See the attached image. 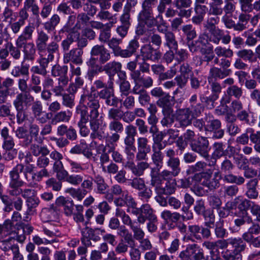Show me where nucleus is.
<instances>
[{
  "mask_svg": "<svg viewBox=\"0 0 260 260\" xmlns=\"http://www.w3.org/2000/svg\"><path fill=\"white\" fill-rule=\"evenodd\" d=\"M138 0H126V3L122 10V13L119 17L120 24L116 28V32L121 39L113 37L106 44L112 50L115 56L121 57L122 49L120 47L122 39L126 37L131 25V13L133 9L137 6Z\"/></svg>",
  "mask_w": 260,
  "mask_h": 260,
  "instance_id": "f257e3e1",
  "label": "nucleus"
},
{
  "mask_svg": "<svg viewBox=\"0 0 260 260\" xmlns=\"http://www.w3.org/2000/svg\"><path fill=\"white\" fill-rule=\"evenodd\" d=\"M22 173L24 179L29 182L28 174H32V170L29 167H23V164H18L10 171L9 194L12 196H19L22 193V187L25 182L21 179L20 174Z\"/></svg>",
  "mask_w": 260,
  "mask_h": 260,
  "instance_id": "f03ea898",
  "label": "nucleus"
},
{
  "mask_svg": "<svg viewBox=\"0 0 260 260\" xmlns=\"http://www.w3.org/2000/svg\"><path fill=\"white\" fill-rule=\"evenodd\" d=\"M34 101V98L29 92L20 93L16 95L13 105L16 110V119L21 124L27 119L28 116L24 107L29 106Z\"/></svg>",
  "mask_w": 260,
  "mask_h": 260,
  "instance_id": "7ed1b4c3",
  "label": "nucleus"
},
{
  "mask_svg": "<svg viewBox=\"0 0 260 260\" xmlns=\"http://www.w3.org/2000/svg\"><path fill=\"white\" fill-rule=\"evenodd\" d=\"M246 244L241 238H230L229 247L222 252L224 260H242L241 252L246 248Z\"/></svg>",
  "mask_w": 260,
  "mask_h": 260,
  "instance_id": "20e7f679",
  "label": "nucleus"
},
{
  "mask_svg": "<svg viewBox=\"0 0 260 260\" xmlns=\"http://www.w3.org/2000/svg\"><path fill=\"white\" fill-rule=\"evenodd\" d=\"M49 36L43 30H38L35 41L37 50L41 55L45 52H59V45L57 41H53L48 43Z\"/></svg>",
  "mask_w": 260,
  "mask_h": 260,
  "instance_id": "39448f33",
  "label": "nucleus"
},
{
  "mask_svg": "<svg viewBox=\"0 0 260 260\" xmlns=\"http://www.w3.org/2000/svg\"><path fill=\"white\" fill-rule=\"evenodd\" d=\"M68 67L66 65L61 66L55 64L51 69V75L54 77H58L57 84L53 89V92L57 95H60L63 91V87H65L69 83V79L68 76Z\"/></svg>",
  "mask_w": 260,
  "mask_h": 260,
  "instance_id": "423d86ee",
  "label": "nucleus"
},
{
  "mask_svg": "<svg viewBox=\"0 0 260 260\" xmlns=\"http://www.w3.org/2000/svg\"><path fill=\"white\" fill-rule=\"evenodd\" d=\"M158 0H144L142 3V10L138 16L139 22H143L148 27L153 26L154 17L153 7L157 4Z\"/></svg>",
  "mask_w": 260,
  "mask_h": 260,
  "instance_id": "0eeeda50",
  "label": "nucleus"
},
{
  "mask_svg": "<svg viewBox=\"0 0 260 260\" xmlns=\"http://www.w3.org/2000/svg\"><path fill=\"white\" fill-rule=\"evenodd\" d=\"M98 96L95 93L83 94L80 100V104L86 107L90 113V120L98 119L100 115L99 110L100 104Z\"/></svg>",
  "mask_w": 260,
  "mask_h": 260,
  "instance_id": "6e6552de",
  "label": "nucleus"
},
{
  "mask_svg": "<svg viewBox=\"0 0 260 260\" xmlns=\"http://www.w3.org/2000/svg\"><path fill=\"white\" fill-rule=\"evenodd\" d=\"M204 120L205 130L212 132L213 139H220L223 138L224 131L221 128V122L219 119L215 118L212 114L208 113L205 114Z\"/></svg>",
  "mask_w": 260,
  "mask_h": 260,
  "instance_id": "1a4fd4ad",
  "label": "nucleus"
},
{
  "mask_svg": "<svg viewBox=\"0 0 260 260\" xmlns=\"http://www.w3.org/2000/svg\"><path fill=\"white\" fill-rule=\"evenodd\" d=\"M178 257L182 260H205V259L203 249L196 243L188 244L186 248L179 253Z\"/></svg>",
  "mask_w": 260,
  "mask_h": 260,
  "instance_id": "9d476101",
  "label": "nucleus"
},
{
  "mask_svg": "<svg viewBox=\"0 0 260 260\" xmlns=\"http://www.w3.org/2000/svg\"><path fill=\"white\" fill-rule=\"evenodd\" d=\"M190 147L192 151L198 153L206 161L209 160V142L207 137H198L194 142L190 144Z\"/></svg>",
  "mask_w": 260,
  "mask_h": 260,
  "instance_id": "9b49d317",
  "label": "nucleus"
},
{
  "mask_svg": "<svg viewBox=\"0 0 260 260\" xmlns=\"http://www.w3.org/2000/svg\"><path fill=\"white\" fill-rule=\"evenodd\" d=\"M188 230L189 236L187 237L186 239L192 242L194 241V240L201 241L202 239H208L211 236L210 229L199 224L189 225Z\"/></svg>",
  "mask_w": 260,
  "mask_h": 260,
  "instance_id": "f8f14e48",
  "label": "nucleus"
},
{
  "mask_svg": "<svg viewBox=\"0 0 260 260\" xmlns=\"http://www.w3.org/2000/svg\"><path fill=\"white\" fill-rule=\"evenodd\" d=\"M185 108L193 118H196L200 117L204 111L205 106L198 101L197 95L194 94L189 99L187 106Z\"/></svg>",
  "mask_w": 260,
  "mask_h": 260,
  "instance_id": "ddd939ff",
  "label": "nucleus"
},
{
  "mask_svg": "<svg viewBox=\"0 0 260 260\" xmlns=\"http://www.w3.org/2000/svg\"><path fill=\"white\" fill-rule=\"evenodd\" d=\"M151 151L149 140L146 137H139L137 139V152L136 154L137 161L146 160L148 154Z\"/></svg>",
  "mask_w": 260,
  "mask_h": 260,
  "instance_id": "4468645a",
  "label": "nucleus"
},
{
  "mask_svg": "<svg viewBox=\"0 0 260 260\" xmlns=\"http://www.w3.org/2000/svg\"><path fill=\"white\" fill-rule=\"evenodd\" d=\"M108 127L112 134L107 138V141L113 145L119 140L120 134L124 131V125L120 120H112L109 122Z\"/></svg>",
  "mask_w": 260,
  "mask_h": 260,
  "instance_id": "2eb2a0df",
  "label": "nucleus"
},
{
  "mask_svg": "<svg viewBox=\"0 0 260 260\" xmlns=\"http://www.w3.org/2000/svg\"><path fill=\"white\" fill-rule=\"evenodd\" d=\"M97 96L101 100L105 101V104L107 106L112 108L117 107L119 100L115 95L113 87L111 88L101 89L97 92Z\"/></svg>",
  "mask_w": 260,
  "mask_h": 260,
  "instance_id": "dca6fc26",
  "label": "nucleus"
},
{
  "mask_svg": "<svg viewBox=\"0 0 260 260\" xmlns=\"http://www.w3.org/2000/svg\"><path fill=\"white\" fill-rule=\"evenodd\" d=\"M140 55L144 60H150L156 61L161 58V53L158 49H154L152 45L149 43L141 47Z\"/></svg>",
  "mask_w": 260,
  "mask_h": 260,
  "instance_id": "f3484780",
  "label": "nucleus"
},
{
  "mask_svg": "<svg viewBox=\"0 0 260 260\" xmlns=\"http://www.w3.org/2000/svg\"><path fill=\"white\" fill-rule=\"evenodd\" d=\"M173 116L179 125L178 127L181 128L190 125L194 118L185 108L177 109Z\"/></svg>",
  "mask_w": 260,
  "mask_h": 260,
  "instance_id": "a211bd4d",
  "label": "nucleus"
},
{
  "mask_svg": "<svg viewBox=\"0 0 260 260\" xmlns=\"http://www.w3.org/2000/svg\"><path fill=\"white\" fill-rule=\"evenodd\" d=\"M165 154L167 158L166 161L167 167L179 175L181 171L180 160L179 157L175 156V151L172 148L167 149L165 150Z\"/></svg>",
  "mask_w": 260,
  "mask_h": 260,
  "instance_id": "6ab92c4d",
  "label": "nucleus"
},
{
  "mask_svg": "<svg viewBox=\"0 0 260 260\" xmlns=\"http://www.w3.org/2000/svg\"><path fill=\"white\" fill-rule=\"evenodd\" d=\"M89 125L91 133L90 134V138L92 139H99V140H106L107 144H109L107 138L110 136L108 134L106 133L102 128H100V123L99 119L89 120Z\"/></svg>",
  "mask_w": 260,
  "mask_h": 260,
  "instance_id": "aec40b11",
  "label": "nucleus"
},
{
  "mask_svg": "<svg viewBox=\"0 0 260 260\" xmlns=\"http://www.w3.org/2000/svg\"><path fill=\"white\" fill-rule=\"evenodd\" d=\"M91 56H99V61L101 64H104L111 58V53L103 45H94L90 51Z\"/></svg>",
  "mask_w": 260,
  "mask_h": 260,
  "instance_id": "412c9836",
  "label": "nucleus"
},
{
  "mask_svg": "<svg viewBox=\"0 0 260 260\" xmlns=\"http://www.w3.org/2000/svg\"><path fill=\"white\" fill-rule=\"evenodd\" d=\"M136 164L133 161L126 162L125 167L136 177H141L144 174L145 171L150 168V164L146 160L138 161Z\"/></svg>",
  "mask_w": 260,
  "mask_h": 260,
  "instance_id": "4be33fe9",
  "label": "nucleus"
},
{
  "mask_svg": "<svg viewBox=\"0 0 260 260\" xmlns=\"http://www.w3.org/2000/svg\"><path fill=\"white\" fill-rule=\"evenodd\" d=\"M83 50L76 48H73L68 52L63 53V62L68 63L71 62L75 64H81L83 63Z\"/></svg>",
  "mask_w": 260,
  "mask_h": 260,
  "instance_id": "5701e85b",
  "label": "nucleus"
},
{
  "mask_svg": "<svg viewBox=\"0 0 260 260\" xmlns=\"http://www.w3.org/2000/svg\"><path fill=\"white\" fill-rule=\"evenodd\" d=\"M16 45L22 48L24 60L34 61L35 59L37 47L32 42H15Z\"/></svg>",
  "mask_w": 260,
  "mask_h": 260,
  "instance_id": "b1692460",
  "label": "nucleus"
},
{
  "mask_svg": "<svg viewBox=\"0 0 260 260\" xmlns=\"http://www.w3.org/2000/svg\"><path fill=\"white\" fill-rule=\"evenodd\" d=\"M192 4L191 0H175L174 5L178 12V16L188 18L191 16L192 11L189 8Z\"/></svg>",
  "mask_w": 260,
  "mask_h": 260,
  "instance_id": "393cba45",
  "label": "nucleus"
},
{
  "mask_svg": "<svg viewBox=\"0 0 260 260\" xmlns=\"http://www.w3.org/2000/svg\"><path fill=\"white\" fill-rule=\"evenodd\" d=\"M208 43V40L205 35H201L198 40L188 42L187 45L189 51L192 53L200 51L201 54L207 53V49L204 48Z\"/></svg>",
  "mask_w": 260,
  "mask_h": 260,
  "instance_id": "a878e982",
  "label": "nucleus"
},
{
  "mask_svg": "<svg viewBox=\"0 0 260 260\" xmlns=\"http://www.w3.org/2000/svg\"><path fill=\"white\" fill-rule=\"evenodd\" d=\"M213 152L212 155L209 158L208 166L214 167L217 162V159L222 156L226 155V153L224 150V145L221 142H215L213 145Z\"/></svg>",
  "mask_w": 260,
  "mask_h": 260,
  "instance_id": "bb28decb",
  "label": "nucleus"
},
{
  "mask_svg": "<svg viewBox=\"0 0 260 260\" xmlns=\"http://www.w3.org/2000/svg\"><path fill=\"white\" fill-rule=\"evenodd\" d=\"M140 46L139 38L135 36L133 39L128 42L126 48L124 49H122L121 57H131L137 53Z\"/></svg>",
  "mask_w": 260,
  "mask_h": 260,
  "instance_id": "cd10ccee",
  "label": "nucleus"
},
{
  "mask_svg": "<svg viewBox=\"0 0 260 260\" xmlns=\"http://www.w3.org/2000/svg\"><path fill=\"white\" fill-rule=\"evenodd\" d=\"M211 42L218 45L221 40L222 43L224 44H228L231 40V37L230 35H224L223 30L220 29L219 27L212 31L210 32Z\"/></svg>",
  "mask_w": 260,
  "mask_h": 260,
  "instance_id": "c85d7f7f",
  "label": "nucleus"
},
{
  "mask_svg": "<svg viewBox=\"0 0 260 260\" xmlns=\"http://www.w3.org/2000/svg\"><path fill=\"white\" fill-rule=\"evenodd\" d=\"M109 228L113 230H117V234L125 238L132 234L124 225H120L119 219L115 217L111 218L109 222Z\"/></svg>",
  "mask_w": 260,
  "mask_h": 260,
  "instance_id": "c756f323",
  "label": "nucleus"
},
{
  "mask_svg": "<svg viewBox=\"0 0 260 260\" xmlns=\"http://www.w3.org/2000/svg\"><path fill=\"white\" fill-rule=\"evenodd\" d=\"M55 203L58 206L63 207V213L67 216L73 215L75 206L73 200L60 196L56 199Z\"/></svg>",
  "mask_w": 260,
  "mask_h": 260,
  "instance_id": "7c9ffc66",
  "label": "nucleus"
},
{
  "mask_svg": "<svg viewBox=\"0 0 260 260\" xmlns=\"http://www.w3.org/2000/svg\"><path fill=\"white\" fill-rule=\"evenodd\" d=\"M63 29L64 32L68 33L66 38L63 40L61 43V47L64 53L70 51L72 44L75 42V38L78 37L77 35H78L77 33H73L72 28H69L67 26H64Z\"/></svg>",
  "mask_w": 260,
  "mask_h": 260,
  "instance_id": "2f4dec72",
  "label": "nucleus"
},
{
  "mask_svg": "<svg viewBox=\"0 0 260 260\" xmlns=\"http://www.w3.org/2000/svg\"><path fill=\"white\" fill-rule=\"evenodd\" d=\"M70 153L74 155L82 154L88 159H90L91 157L94 158L93 157L91 149L88 147L85 142H81L74 146L70 149Z\"/></svg>",
  "mask_w": 260,
  "mask_h": 260,
  "instance_id": "473e14b6",
  "label": "nucleus"
},
{
  "mask_svg": "<svg viewBox=\"0 0 260 260\" xmlns=\"http://www.w3.org/2000/svg\"><path fill=\"white\" fill-rule=\"evenodd\" d=\"M226 93L228 97L224 99L223 98L221 100V105L223 106L230 103L231 102V98L233 96L236 99H240L243 93V89L241 87L235 85L234 86H229L226 89Z\"/></svg>",
  "mask_w": 260,
  "mask_h": 260,
  "instance_id": "72a5a7b5",
  "label": "nucleus"
},
{
  "mask_svg": "<svg viewBox=\"0 0 260 260\" xmlns=\"http://www.w3.org/2000/svg\"><path fill=\"white\" fill-rule=\"evenodd\" d=\"M232 73V70H224L220 68L212 67L210 68L209 73L208 80L209 82L213 79L216 81L217 79H223L230 76Z\"/></svg>",
  "mask_w": 260,
  "mask_h": 260,
  "instance_id": "f704fd0d",
  "label": "nucleus"
},
{
  "mask_svg": "<svg viewBox=\"0 0 260 260\" xmlns=\"http://www.w3.org/2000/svg\"><path fill=\"white\" fill-rule=\"evenodd\" d=\"M104 72L107 74L110 79L118 73L123 74L124 72L121 71V63L116 60L104 64Z\"/></svg>",
  "mask_w": 260,
  "mask_h": 260,
  "instance_id": "c9c22d12",
  "label": "nucleus"
},
{
  "mask_svg": "<svg viewBox=\"0 0 260 260\" xmlns=\"http://www.w3.org/2000/svg\"><path fill=\"white\" fill-rule=\"evenodd\" d=\"M125 240L129 244V250L128 254L131 260H140L141 258V253L140 250L136 247V241L133 238V234L127 236Z\"/></svg>",
  "mask_w": 260,
  "mask_h": 260,
  "instance_id": "e433bc0d",
  "label": "nucleus"
},
{
  "mask_svg": "<svg viewBox=\"0 0 260 260\" xmlns=\"http://www.w3.org/2000/svg\"><path fill=\"white\" fill-rule=\"evenodd\" d=\"M222 178L220 172H216L214 173L213 177L207 180H204L202 184L208 188L210 191H214L219 187L220 180Z\"/></svg>",
  "mask_w": 260,
  "mask_h": 260,
  "instance_id": "4c0bfd02",
  "label": "nucleus"
},
{
  "mask_svg": "<svg viewBox=\"0 0 260 260\" xmlns=\"http://www.w3.org/2000/svg\"><path fill=\"white\" fill-rule=\"evenodd\" d=\"M41 216L44 221H56L59 219V212L56 207L52 206L50 208H44L41 213Z\"/></svg>",
  "mask_w": 260,
  "mask_h": 260,
  "instance_id": "58836bf2",
  "label": "nucleus"
},
{
  "mask_svg": "<svg viewBox=\"0 0 260 260\" xmlns=\"http://www.w3.org/2000/svg\"><path fill=\"white\" fill-rule=\"evenodd\" d=\"M132 79L137 81L145 88L151 87L153 84V80L150 76L145 77L144 75H142L140 71H138L133 73L132 75Z\"/></svg>",
  "mask_w": 260,
  "mask_h": 260,
  "instance_id": "ea45409f",
  "label": "nucleus"
},
{
  "mask_svg": "<svg viewBox=\"0 0 260 260\" xmlns=\"http://www.w3.org/2000/svg\"><path fill=\"white\" fill-rule=\"evenodd\" d=\"M31 111L34 116L40 123H44L46 122V119L42 116L44 113L43 111V106L40 101H34L32 102Z\"/></svg>",
  "mask_w": 260,
  "mask_h": 260,
  "instance_id": "a19ab883",
  "label": "nucleus"
},
{
  "mask_svg": "<svg viewBox=\"0 0 260 260\" xmlns=\"http://www.w3.org/2000/svg\"><path fill=\"white\" fill-rule=\"evenodd\" d=\"M160 171V170L150 169V185L154 187L156 193H157L161 188L163 180L159 175Z\"/></svg>",
  "mask_w": 260,
  "mask_h": 260,
  "instance_id": "79ce46f5",
  "label": "nucleus"
},
{
  "mask_svg": "<svg viewBox=\"0 0 260 260\" xmlns=\"http://www.w3.org/2000/svg\"><path fill=\"white\" fill-rule=\"evenodd\" d=\"M258 185V179L254 178L249 180L246 184V195L249 199H256L258 196V192L256 189Z\"/></svg>",
  "mask_w": 260,
  "mask_h": 260,
  "instance_id": "37998d69",
  "label": "nucleus"
},
{
  "mask_svg": "<svg viewBox=\"0 0 260 260\" xmlns=\"http://www.w3.org/2000/svg\"><path fill=\"white\" fill-rule=\"evenodd\" d=\"M173 3V0H159V2L156 6V11L157 14L154 17V22L157 20V19H160L162 20L164 19L163 14L167 11V7H171Z\"/></svg>",
  "mask_w": 260,
  "mask_h": 260,
  "instance_id": "c03bdc74",
  "label": "nucleus"
},
{
  "mask_svg": "<svg viewBox=\"0 0 260 260\" xmlns=\"http://www.w3.org/2000/svg\"><path fill=\"white\" fill-rule=\"evenodd\" d=\"M23 167L24 168L25 167H29V168L31 169L32 170V174H28V177L29 178V182H31L32 181H34L35 180L36 181H40L41 180L43 177H48L49 176V174L47 171V169L45 168H43L41 170H40L39 172H38L37 173H35L34 172V168L35 167L33 166V165L31 164H26L24 165Z\"/></svg>",
  "mask_w": 260,
  "mask_h": 260,
  "instance_id": "a18cd8bd",
  "label": "nucleus"
},
{
  "mask_svg": "<svg viewBox=\"0 0 260 260\" xmlns=\"http://www.w3.org/2000/svg\"><path fill=\"white\" fill-rule=\"evenodd\" d=\"M14 224L10 219L6 220L0 224V240L11 235L13 232Z\"/></svg>",
  "mask_w": 260,
  "mask_h": 260,
  "instance_id": "49530a36",
  "label": "nucleus"
},
{
  "mask_svg": "<svg viewBox=\"0 0 260 260\" xmlns=\"http://www.w3.org/2000/svg\"><path fill=\"white\" fill-rule=\"evenodd\" d=\"M35 26L33 24H29L26 26L22 31V33L18 36L16 40V42H27L31 40L32 38V35L35 31Z\"/></svg>",
  "mask_w": 260,
  "mask_h": 260,
  "instance_id": "de8ad7c7",
  "label": "nucleus"
},
{
  "mask_svg": "<svg viewBox=\"0 0 260 260\" xmlns=\"http://www.w3.org/2000/svg\"><path fill=\"white\" fill-rule=\"evenodd\" d=\"M161 217L166 222L173 223L177 222L182 217L184 218V216L181 215L177 212H172L170 210H166L161 213Z\"/></svg>",
  "mask_w": 260,
  "mask_h": 260,
  "instance_id": "09e8293b",
  "label": "nucleus"
},
{
  "mask_svg": "<svg viewBox=\"0 0 260 260\" xmlns=\"http://www.w3.org/2000/svg\"><path fill=\"white\" fill-rule=\"evenodd\" d=\"M60 22V17L57 14H54L48 21L43 24V27L48 32H52L56 29V27Z\"/></svg>",
  "mask_w": 260,
  "mask_h": 260,
  "instance_id": "8fccbe9b",
  "label": "nucleus"
},
{
  "mask_svg": "<svg viewBox=\"0 0 260 260\" xmlns=\"http://www.w3.org/2000/svg\"><path fill=\"white\" fill-rule=\"evenodd\" d=\"M90 18L86 13L82 12L79 13L77 16V22L75 26L73 27L75 30L81 29L85 26L90 24Z\"/></svg>",
  "mask_w": 260,
  "mask_h": 260,
  "instance_id": "3c124183",
  "label": "nucleus"
},
{
  "mask_svg": "<svg viewBox=\"0 0 260 260\" xmlns=\"http://www.w3.org/2000/svg\"><path fill=\"white\" fill-rule=\"evenodd\" d=\"M252 222V218L248 215L247 212H238L237 217L234 220V223L237 228L243 225H247Z\"/></svg>",
  "mask_w": 260,
  "mask_h": 260,
  "instance_id": "603ef678",
  "label": "nucleus"
},
{
  "mask_svg": "<svg viewBox=\"0 0 260 260\" xmlns=\"http://www.w3.org/2000/svg\"><path fill=\"white\" fill-rule=\"evenodd\" d=\"M47 55L44 56L43 54L40 55V57L38 60V62L39 65L45 70L47 71V68L48 67L49 63L52 62L55 57V54H58L59 52H45Z\"/></svg>",
  "mask_w": 260,
  "mask_h": 260,
  "instance_id": "864d4df0",
  "label": "nucleus"
},
{
  "mask_svg": "<svg viewBox=\"0 0 260 260\" xmlns=\"http://www.w3.org/2000/svg\"><path fill=\"white\" fill-rule=\"evenodd\" d=\"M76 113L80 117V120L78 123L88 122L90 119V113L88 110L84 107V106L80 104L77 106L76 108Z\"/></svg>",
  "mask_w": 260,
  "mask_h": 260,
  "instance_id": "5fc2aeb1",
  "label": "nucleus"
},
{
  "mask_svg": "<svg viewBox=\"0 0 260 260\" xmlns=\"http://www.w3.org/2000/svg\"><path fill=\"white\" fill-rule=\"evenodd\" d=\"M165 46L170 49H173L177 51L178 48V42L176 40V36L172 31H167L165 36Z\"/></svg>",
  "mask_w": 260,
  "mask_h": 260,
  "instance_id": "6e6d98bb",
  "label": "nucleus"
},
{
  "mask_svg": "<svg viewBox=\"0 0 260 260\" xmlns=\"http://www.w3.org/2000/svg\"><path fill=\"white\" fill-rule=\"evenodd\" d=\"M164 159V155L163 153L152 151V153L151 155V159L154 167L150 169L161 170L163 167Z\"/></svg>",
  "mask_w": 260,
  "mask_h": 260,
  "instance_id": "4d7b16f0",
  "label": "nucleus"
},
{
  "mask_svg": "<svg viewBox=\"0 0 260 260\" xmlns=\"http://www.w3.org/2000/svg\"><path fill=\"white\" fill-rule=\"evenodd\" d=\"M126 74L123 72L122 75H119L120 80L119 89L121 95H128L131 89V84L126 79Z\"/></svg>",
  "mask_w": 260,
  "mask_h": 260,
  "instance_id": "13d9d810",
  "label": "nucleus"
},
{
  "mask_svg": "<svg viewBox=\"0 0 260 260\" xmlns=\"http://www.w3.org/2000/svg\"><path fill=\"white\" fill-rule=\"evenodd\" d=\"M115 216L121 218L122 222L124 226L127 225L131 228L134 225V223L129 215L127 214L123 209L120 208H117L116 209Z\"/></svg>",
  "mask_w": 260,
  "mask_h": 260,
  "instance_id": "bf43d9fd",
  "label": "nucleus"
},
{
  "mask_svg": "<svg viewBox=\"0 0 260 260\" xmlns=\"http://www.w3.org/2000/svg\"><path fill=\"white\" fill-rule=\"evenodd\" d=\"M224 181L231 184H236V185H240L245 182V179L241 176H236L231 173L225 174L223 177Z\"/></svg>",
  "mask_w": 260,
  "mask_h": 260,
  "instance_id": "052dcab7",
  "label": "nucleus"
},
{
  "mask_svg": "<svg viewBox=\"0 0 260 260\" xmlns=\"http://www.w3.org/2000/svg\"><path fill=\"white\" fill-rule=\"evenodd\" d=\"M29 150L30 152L35 156L49 154V150L46 146H40L35 143L30 145Z\"/></svg>",
  "mask_w": 260,
  "mask_h": 260,
  "instance_id": "680f3d73",
  "label": "nucleus"
},
{
  "mask_svg": "<svg viewBox=\"0 0 260 260\" xmlns=\"http://www.w3.org/2000/svg\"><path fill=\"white\" fill-rule=\"evenodd\" d=\"M93 181L96 185L97 192L100 194H104L108 187L106 183L104 178L100 175H95Z\"/></svg>",
  "mask_w": 260,
  "mask_h": 260,
  "instance_id": "e2e57ef3",
  "label": "nucleus"
},
{
  "mask_svg": "<svg viewBox=\"0 0 260 260\" xmlns=\"http://www.w3.org/2000/svg\"><path fill=\"white\" fill-rule=\"evenodd\" d=\"M14 238L9 237L7 239H2L0 240V249L4 252L5 254H8V252L11 250L13 251V248H16L18 245L12 243Z\"/></svg>",
  "mask_w": 260,
  "mask_h": 260,
  "instance_id": "0e129e2a",
  "label": "nucleus"
},
{
  "mask_svg": "<svg viewBox=\"0 0 260 260\" xmlns=\"http://www.w3.org/2000/svg\"><path fill=\"white\" fill-rule=\"evenodd\" d=\"M181 30L186 36L187 43L193 40L197 37V32L191 24L183 25Z\"/></svg>",
  "mask_w": 260,
  "mask_h": 260,
  "instance_id": "69168bd1",
  "label": "nucleus"
},
{
  "mask_svg": "<svg viewBox=\"0 0 260 260\" xmlns=\"http://www.w3.org/2000/svg\"><path fill=\"white\" fill-rule=\"evenodd\" d=\"M222 4V0H215V2L210 3L209 14L215 16L221 15L223 13L221 7Z\"/></svg>",
  "mask_w": 260,
  "mask_h": 260,
  "instance_id": "338daca9",
  "label": "nucleus"
},
{
  "mask_svg": "<svg viewBox=\"0 0 260 260\" xmlns=\"http://www.w3.org/2000/svg\"><path fill=\"white\" fill-rule=\"evenodd\" d=\"M128 185L138 191L144 189L146 187L144 179L136 176L132 179L129 180Z\"/></svg>",
  "mask_w": 260,
  "mask_h": 260,
  "instance_id": "774afa93",
  "label": "nucleus"
}]
</instances>
